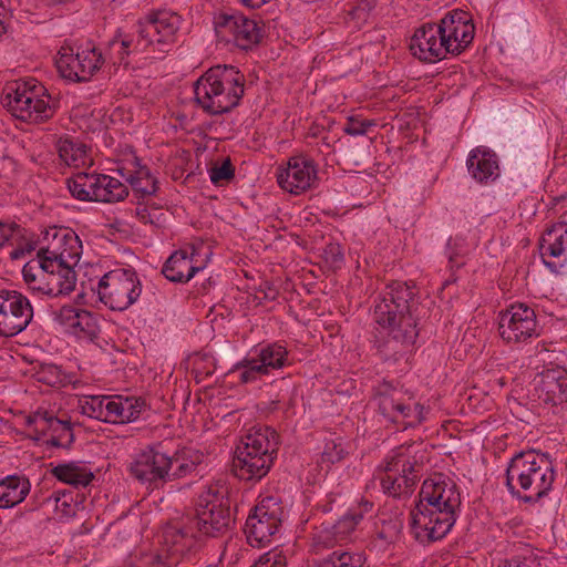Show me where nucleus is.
<instances>
[{"label": "nucleus", "instance_id": "1", "mask_svg": "<svg viewBox=\"0 0 567 567\" xmlns=\"http://www.w3.org/2000/svg\"><path fill=\"white\" fill-rule=\"evenodd\" d=\"M235 525L230 502L217 488L209 487L198 495L196 514L167 524L163 530L161 555L131 556L125 567H172L189 560L202 546V537H219Z\"/></svg>", "mask_w": 567, "mask_h": 567}, {"label": "nucleus", "instance_id": "2", "mask_svg": "<svg viewBox=\"0 0 567 567\" xmlns=\"http://www.w3.org/2000/svg\"><path fill=\"white\" fill-rule=\"evenodd\" d=\"M414 287L392 281L375 300L373 319L388 331L378 349L384 360L398 361L412 352L419 336Z\"/></svg>", "mask_w": 567, "mask_h": 567}, {"label": "nucleus", "instance_id": "3", "mask_svg": "<svg viewBox=\"0 0 567 567\" xmlns=\"http://www.w3.org/2000/svg\"><path fill=\"white\" fill-rule=\"evenodd\" d=\"M461 495L452 481L426 480L420 491V499L411 511V530L422 544L442 539L456 522Z\"/></svg>", "mask_w": 567, "mask_h": 567}, {"label": "nucleus", "instance_id": "4", "mask_svg": "<svg viewBox=\"0 0 567 567\" xmlns=\"http://www.w3.org/2000/svg\"><path fill=\"white\" fill-rule=\"evenodd\" d=\"M202 460V454L190 450L176 451L168 455L158 444L136 454L128 465V472L147 488L158 489L168 482L195 472Z\"/></svg>", "mask_w": 567, "mask_h": 567}, {"label": "nucleus", "instance_id": "5", "mask_svg": "<svg viewBox=\"0 0 567 567\" xmlns=\"http://www.w3.org/2000/svg\"><path fill=\"white\" fill-rule=\"evenodd\" d=\"M555 471L547 454L534 450L516 453L506 468V487L517 499L535 504L548 495Z\"/></svg>", "mask_w": 567, "mask_h": 567}, {"label": "nucleus", "instance_id": "6", "mask_svg": "<svg viewBox=\"0 0 567 567\" xmlns=\"http://www.w3.org/2000/svg\"><path fill=\"white\" fill-rule=\"evenodd\" d=\"M245 92V76L233 65H215L194 84L196 103L210 115L230 112Z\"/></svg>", "mask_w": 567, "mask_h": 567}, {"label": "nucleus", "instance_id": "7", "mask_svg": "<svg viewBox=\"0 0 567 567\" xmlns=\"http://www.w3.org/2000/svg\"><path fill=\"white\" fill-rule=\"evenodd\" d=\"M279 445V435L274 429H251L237 445L233 460L234 474L244 481H260L272 467Z\"/></svg>", "mask_w": 567, "mask_h": 567}, {"label": "nucleus", "instance_id": "8", "mask_svg": "<svg viewBox=\"0 0 567 567\" xmlns=\"http://www.w3.org/2000/svg\"><path fill=\"white\" fill-rule=\"evenodd\" d=\"M362 518V511H350L334 523L323 522L315 527L311 547L317 554L336 546L339 548L317 560L313 567H363L365 556L362 553L342 548V543L349 539Z\"/></svg>", "mask_w": 567, "mask_h": 567}, {"label": "nucleus", "instance_id": "9", "mask_svg": "<svg viewBox=\"0 0 567 567\" xmlns=\"http://www.w3.org/2000/svg\"><path fill=\"white\" fill-rule=\"evenodd\" d=\"M178 29L179 16L158 11L140 19L126 34L133 41V52L143 53L151 45H158L165 52V47L175 42Z\"/></svg>", "mask_w": 567, "mask_h": 567}, {"label": "nucleus", "instance_id": "10", "mask_svg": "<svg viewBox=\"0 0 567 567\" xmlns=\"http://www.w3.org/2000/svg\"><path fill=\"white\" fill-rule=\"evenodd\" d=\"M142 285L133 268H117L106 272L97 284L100 300L114 311H124L137 301Z\"/></svg>", "mask_w": 567, "mask_h": 567}, {"label": "nucleus", "instance_id": "11", "mask_svg": "<svg viewBox=\"0 0 567 567\" xmlns=\"http://www.w3.org/2000/svg\"><path fill=\"white\" fill-rule=\"evenodd\" d=\"M43 90L44 87L34 80L17 83L16 87L6 94L4 105L12 115L21 121L44 122L53 116L54 111L49 101L39 97Z\"/></svg>", "mask_w": 567, "mask_h": 567}, {"label": "nucleus", "instance_id": "12", "mask_svg": "<svg viewBox=\"0 0 567 567\" xmlns=\"http://www.w3.org/2000/svg\"><path fill=\"white\" fill-rule=\"evenodd\" d=\"M281 507L272 497H267L257 504L249 513L245 534L249 545L254 547H265L272 536L279 530L281 525Z\"/></svg>", "mask_w": 567, "mask_h": 567}, {"label": "nucleus", "instance_id": "13", "mask_svg": "<svg viewBox=\"0 0 567 567\" xmlns=\"http://www.w3.org/2000/svg\"><path fill=\"white\" fill-rule=\"evenodd\" d=\"M288 364L287 349L275 342L260 348L256 357H246L237 362L229 373H238V381L247 384L267 375L270 370H278Z\"/></svg>", "mask_w": 567, "mask_h": 567}, {"label": "nucleus", "instance_id": "14", "mask_svg": "<svg viewBox=\"0 0 567 567\" xmlns=\"http://www.w3.org/2000/svg\"><path fill=\"white\" fill-rule=\"evenodd\" d=\"M33 308L30 300L17 290L0 291V338L19 334L30 324Z\"/></svg>", "mask_w": 567, "mask_h": 567}, {"label": "nucleus", "instance_id": "15", "mask_svg": "<svg viewBox=\"0 0 567 567\" xmlns=\"http://www.w3.org/2000/svg\"><path fill=\"white\" fill-rule=\"evenodd\" d=\"M439 27L446 54H460L474 39L475 27L463 10L447 12Z\"/></svg>", "mask_w": 567, "mask_h": 567}, {"label": "nucleus", "instance_id": "16", "mask_svg": "<svg viewBox=\"0 0 567 567\" xmlns=\"http://www.w3.org/2000/svg\"><path fill=\"white\" fill-rule=\"evenodd\" d=\"M498 331L506 342H524L536 333L535 311L524 303L501 312Z\"/></svg>", "mask_w": 567, "mask_h": 567}, {"label": "nucleus", "instance_id": "17", "mask_svg": "<svg viewBox=\"0 0 567 567\" xmlns=\"http://www.w3.org/2000/svg\"><path fill=\"white\" fill-rule=\"evenodd\" d=\"M413 464L402 453H396L386 461L381 486L385 494L402 497L412 492L416 482Z\"/></svg>", "mask_w": 567, "mask_h": 567}, {"label": "nucleus", "instance_id": "18", "mask_svg": "<svg viewBox=\"0 0 567 567\" xmlns=\"http://www.w3.org/2000/svg\"><path fill=\"white\" fill-rule=\"evenodd\" d=\"M317 167L312 159L305 156L289 158L287 167L277 173L279 186L295 195L313 187L317 182Z\"/></svg>", "mask_w": 567, "mask_h": 567}, {"label": "nucleus", "instance_id": "19", "mask_svg": "<svg viewBox=\"0 0 567 567\" xmlns=\"http://www.w3.org/2000/svg\"><path fill=\"white\" fill-rule=\"evenodd\" d=\"M534 395L547 405L567 402V371L560 367L546 369L534 379Z\"/></svg>", "mask_w": 567, "mask_h": 567}, {"label": "nucleus", "instance_id": "20", "mask_svg": "<svg viewBox=\"0 0 567 567\" xmlns=\"http://www.w3.org/2000/svg\"><path fill=\"white\" fill-rule=\"evenodd\" d=\"M410 50L421 61L433 63L446 58L439 24L425 23L417 28L411 39Z\"/></svg>", "mask_w": 567, "mask_h": 567}, {"label": "nucleus", "instance_id": "21", "mask_svg": "<svg viewBox=\"0 0 567 567\" xmlns=\"http://www.w3.org/2000/svg\"><path fill=\"white\" fill-rule=\"evenodd\" d=\"M64 251L51 250L48 254L47 296L58 297L71 293L76 284V274L63 258Z\"/></svg>", "mask_w": 567, "mask_h": 567}, {"label": "nucleus", "instance_id": "22", "mask_svg": "<svg viewBox=\"0 0 567 567\" xmlns=\"http://www.w3.org/2000/svg\"><path fill=\"white\" fill-rule=\"evenodd\" d=\"M404 520L401 513H382L375 522L374 534L368 548L377 554L384 553L401 536Z\"/></svg>", "mask_w": 567, "mask_h": 567}, {"label": "nucleus", "instance_id": "23", "mask_svg": "<svg viewBox=\"0 0 567 567\" xmlns=\"http://www.w3.org/2000/svg\"><path fill=\"white\" fill-rule=\"evenodd\" d=\"M195 255V245H189L184 249L176 250L165 261L162 274L169 281L188 282L196 272L203 269L202 266L194 264Z\"/></svg>", "mask_w": 567, "mask_h": 567}, {"label": "nucleus", "instance_id": "24", "mask_svg": "<svg viewBox=\"0 0 567 567\" xmlns=\"http://www.w3.org/2000/svg\"><path fill=\"white\" fill-rule=\"evenodd\" d=\"M49 252H51L49 247L40 248L37 258L29 260L22 268L23 280L32 295L47 296Z\"/></svg>", "mask_w": 567, "mask_h": 567}, {"label": "nucleus", "instance_id": "25", "mask_svg": "<svg viewBox=\"0 0 567 567\" xmlns=\"http://www.w3.org/2000/svg\"><path fill=\"white\" fill-rule=\"evenodd\" d=\"M467 168L473 178L480 183L494 181L498 176L497 156L489 150L475 148L467 158Z\"/></svg>", "mask_w": 567, "mask_h": 567}, {"label": "nucleus", "instance_id": "26", "mask_svg": "<svg viewBox=\"0 0 567 567\" xmlns=\"http://www.w3.org/2000/svg\"><path fill=\"white\" fill-rule=\"evenodd\" d=\"M30 481L24 476L9 475L0 480V508H12L30 493Z\"/></svg>", "mask_w": 567, "mask_h": 567}, {"label": "nucleus", "instance_id": "27", "mask_svg": "<svg viewBox=\"0 0 567 567\" xmlns=\"http://www.w3.org/2000/svg\"><path fill=\"white\" fill-rule=\"evenodd\" d=\"M51 474L60 482L75 488L86 487L94 480L93 472L83 462L58 464L51 470Z\"/></svg>", "mask_w": 567, "mask_h": 567}, {"label": "nucleus", "instance_id": "28", "mask_svg": "<svg viewBox=\"0 0 567 567\" xmlns=\"http://www.w3.org/2000/svg\"><path fill=\"white\" fill-rule=\"evenodd\" d=\"M406 394L408 392L403 388L389 381H383L374 386V400L379 412L386 419L393 415L394 409L398 408L402 399H405Z\"/></svg>", "mask_w": 567, "mask_h": 567}, {"label": "nucleus", "instance_id": "29", "mask_svg": "<svg viewBox=\"0 0 567 567\" xmlns=\"http://www.w3.org/2000/svg\"><path fill=\"white\" fill-rule=\"evenodd\" d=\"M94 195V202L116 203L123 200L128 195V188L115 177L96 174Z\"/></svg>", "mask_w": 567, "mask_h": 567}, {"label": "nucleus", "instance_id": "30", "mask_svg": "<svg viewBox=\"0 0 567 567\" xmlns=\"http://www.w3.org/2000/svg\"><path fill=\"white\" fill-rule=\"evenodd\" d=\"M75 54L82 66L80 73V78H82V80L89 81L104 63L102 52L99 51L91 42L80 47Z\"/></svg>", "mask_w": 567, "mask_h": 567}, {"label": "nucleus", "instance_id": "31", "mask_svg": "<svg viewBox=\"0 0 567 567\" xmlns=\"http://www.w3.org/2000/svg\"><path fill=\"white\" fill-rule=\"evenodd\" d=\"M135 171L130 174L126 179L133 187V190L141 195V197L154 195L157 192V179L151 174L148 167L140 164L135 159Z\"/></svg>", "mask_w": 567, "mask_h": 567}, {"label": "nucleus", "instance_id": "32", "mask_svg": "<svg viewBox=\"0 0 567 567\" xmlns=\"http://www.w3.org/2000/svg\"><path fill=\"white\" fill-rule=\"evenodd\" d=\"M96 185V174L78 173L66 179V186L71 195L83 202H92Z\"/></svg>", "mask_w": 567, "mask_h": 567}, {"label": "nucleus", "instance_id": "33", "mask_svg": "<svg viewBox=\"0 0 567 567\" xmlns=\"http://www.w3.org/2000/svg\"><path fill=\"white\" fill-rule=\"evenodd\" d=\"M58 153L60 158L69 166L79 167L86 163V145L74 142L70 138H61L58 144Z\"/></svg>", "mask_w": 567, "mask_h": 567}, {"label": "nucleus", "instance_id": "34", "mask_svg": "<svg viewBox=\"0 0 567 567\" xmlns=\"http://www.w3.org/2000/svg\"><path fill=\"white\" fill-rule=\"evenodd\" d=\"M424 408L420 403H412V396L408 393L405 399L394 409L393 415L388 417L392 422H405L409 425L419 424L423 421Z\"/></svg>", "mask_w": 567, "mask_h": 567}, {"label": "nucleus", "instance_id": "35", "mask_svg": "<svg viewBox=\"0 0 567 567\" xmlns=\"http://www.w3.org/2000/svg\"><path fill=\"white\" fill-rule=\"evenodd\" d=\"M49 430L50 439L44 441L47 445L69 449L74 441V435L70 422L55 417L49 424Z\"/></svg>", "mask_w": 567, "mask_h": 567}, {"label": "nucleus", "instance_id": "36", "mask_svg": "<svg viewBox=\"0 0 567 567\" xmlns=\"http://www.w3.org/2000/svg\"><path fill=\"white\" fill-rule=\"evenodd\" d=\"M239 20L240 23L234 43L243 50H248L259 42L260 29L255 20L248 19L245 16Z\"/></svg>", "mask_w": 567, "mask_h": 567}, {"label": "nucleus", "instance_id": "37", "mask_svg": "<svg viewBox=\"0 0 567 567\" xmlns=\"http://www.w3.org/2000/svg\"><path fill=\"white\" fill-rule=\"evenodd\" d=\"M55 64L60 74L64 79L73 82H87V80H82V78H80L82 66L72 49H70V53L60 52V56L56 59Z\"/></svg>", "mask_w": 567, "mask_h": 567}, {"label": "nucleus", "instance_id": "38", "mask_svg": "<svg viewBox=\"0 0 567 567\" xmlns=\"http://www.w3.org/2000/svg\"><path fill=\"white\" fill-rule=\"evenodd\" d=\"M243 17L241 13L223 12L218 14L214 22L217 34L227 42H234L240 23L239 19Z\"/></svg>", "mask_w": 567, "mask_h": 567}, {"label": "nucleus", "instance_id": "39", "mask_svg": "<svg viewBox=\"0 0 567 567\" xmlns=\"http://www.w3.org/2000/svg\"><path fill=\"white\" fill-rule=\"evenodd\" d=\"M243 17L241 13L223 12L218 14L214 22L217 34L227 42H234L240 23L239 19Z\"/></svg>", "mask_w": 567, "mask_h": 567}, {"label": "nucleus", "instance_id": "40", "mask_svg": "<svg viewBox=\"0 0 567 567\" xmlns=\"http://www.w3.org/2000/svg\"><path fill=\"white\" fill-rule=\"evenodd\" d=\"M145 408L141 398H123L118 395V423H130L137 420Z\"/></svg>", "mask_w": 567, "mask_h": 567}, {"label": "nucleus", "instance_id": "41", "mask_svg": "<svg viewBox=\"0 0 567 567\" xmlns=\"http://www.w3.org/2000/svg\"><path fill=\"white\" fill-rule=\"evenodd\" d=\"M43 240L48 241L51 250H59L60 246L68 245L73 248V244H78L79 238L74 231L68 228L50 227L43 233Z\"/></svg>", "mask_w": 567, "mask_h": 567}, {"label": "nucleus", "instance_id": "42", "mask_svg": "<svg viewBox=\"0 0 567 567\" xmlns=\"http://www.w3.org/2000/svg\"><path fill=\"white\" fill-rule=\"evenodd\" d=\"M35 378L50 386H61L65 383V375L61 368L53 363H40L35 368Z\"/></svg>", "mask_w": 567, "mask_h": 567}, {"label": "nucleus", "instance_id": "43", "mask_svg": "<svg viewBox=\"0 0 567 567\" xmlns=\"http://www.w3.org/2000/svg\"><path fill=\"white\" fill-rule=\"evenodd\" d=\"M71 333L79 337H87L90 339L95 338L97 334V323L93 313L87 310L80 309Z\"/></svg>", "mask_w": 567, "mask_h": 567}, {"label": "nucleus", "instance_id": "44", "mask_svg": "<svg viewBox=\"0 0 567 567\" xmlns=\"http://www.w3.org/2000/svg\"><path fill=\"white\" fill-rule=\"evenodd\" d=\"M544 558L533 548H524L519 554L503 561L499 567H543Z\"/></svg>", "mask_w": 567, "mask_h": 567}, {"label": "nucleus", "instance_id": "45", "mask_svg": "<svg viewBox=\"0 0 567 567\" xmlns=\"http://www.w3.org/2000/svg\"><path fill=\"white\" fill-rule=\"evenodd\" d=\"M377 6V0H357L355 3L348 11V16L351 21L355 23L357 27H361L367 23L370 19L374 8Z\"/></svg>", "mask_w": 567, "mask_h": 567}, {"label": "nucleus", "instance_id": "46", "mask_svg": "<svg viewBox=\"0 0 567 567\" xmlns=\"http://www.w3.org/2000/svg\"><path fill=\"white\" fill-rule=\"evenodd\" d=\"M347 455L341 442L334 440L327 441L321 453L320 465L329 468L332 464L342 461Z\"/></svg>", "mask_w": 567, "mask_h": 567}, {"label": "nucleus", "instance_id": "47", "mask_svg": "<svg viewBox=\"0 0 567 567\" xmlns=\"http://www.w3.org/2000/svg\"><path fill=\"white\" fill-rule=\"evenodd\" d=\"M55 417L47 411L37 412L28 417V424L33 426V432L35 433L34 440L40 441L42 437L50 435L49 424Z\"/></svg>", "mask_w": 567, "mask_h": 567}, {"label": "nucleus", "instance_id": "48", "mask_svg": "<svg viewBox=\"0 0 567 567\" xmlns=\"http://www.w3.org/2000/svg\"><path fill=\"white\" fill-rule=\"evenodd\" d=\"M210 182L220 186L235 177V167L230 158H225L220 165H214L209 169Z\"/></svg>", "mask_w": 567, "mask_h": 567}, {"label": "nucleus", "instance_id": "49", "mask_svg": "<svg viewBox=\"0 0 567 567\" xmlns=\"http://www.w3.org/2000/svg\"><path fill=\"white\" fill-rule=\"evenodd\" d=\"M102 402L101 395L87 396L80 401L79 409L83 415L102 421Z\"/></svg>", "mask_w": 567, "mask_h": 567}, {"label": "nucleus", "instance_id": "50", "mask_svg": "<svg viewBox=\"0 0 567 567\" xmlns=\"http://www.w3.org/2000/svg\"><path fill=\"white\" fill-rule=\"evenodd\" d=\"M136 217L144 224H150L155 228H161L166 220L164 213L157 208L138 207L136 208Z\"/></svg>", "mask_w": 567, "mask_h": 567}, {"label": "nucleus", "instance_id": "51", "mask_svg": "<svg viewBox=\"0 0 567 567\" xmlns=\"http://www.w3.org/2000/svg\"><path fill=\"white\" fill-rule=\"evenodd\" d=\"M23 228L16 223H3L0 220V248L13 240L23 237Z\"/></svg>", "mask_w": 567, "mask_h": 567}, {"label": "nucleus", "instance_id": "52", "mask_svg": "<svg viewBox=\"0 0 567 567\" xmlns=\"http://www.w3.org/2000/svg\"><path fill=\"white\" fill-rule=\"evenodd\" d=\"M117 44H120L118 63L120 64H124L125 66H127L128 65V61L126 60V58L131 53H134L133 52V41H132V39H130L127 37L126 33H122L121 31H118L116 33V35L114 37V39L112 41H110V45L111 47H115Z\"/></svg>", "mask_w": 567, "mask_h": 567}, {"label": "nucleus", "instance_id": "53", "mask_svg": "<svg viewBox=\"0 0 567 567\" xmlns=\"http://www.w3.org/2000/svg\"><path fill=\"white\" fill-rule=\"evenodd\" d=\"M103 415L102 422L106 423H118V395L117 396H105L101 395Z\"/></svg>", "mask_w": 567, "mask_h": 567}, {"label": "nucleus", "instance_id": "54", "mask_svg": "<svg viewBox=\"0 0 567 567\" xmlns=\"http://www.w3.org/2000/svg\"><path fill=\"white\" fill-rule=\"evenodd\" d=\"M463 248L458 239L450 238L446 244V255L449 257V265L451 269L460 268L464 265L462 260L463 257Z\"/></svg>", "mask_w": 567, "mask_h": 567}, {"label": "nucleus", "instance_id": "55", "mask_svg": "<svg viewBox=\"0 0 567 567\" xmlns=\"http://www.w3.org/2000/svg\"><path fill=\"white\" fill-rule=\"evenodd\" d=\"M374 125L375 124L372 121L361 120V118L351 116L348 118V121L343 127V131H344V133H347L349 135L358 136V135L367 134L369 128Z\"/></svg>", "mask_w": 567, "mask_h": 567}, {"label": "nucleus", "instance_id": "56", "mask_svg": "<svg viewBox=\"0 0 567 567\" xmlns=\"http://www.w3.org/2000/svg\"><path fill=\"white\" fill-rule=\"evenodd\" d=\"M79 311V308H74L72 306H63L59 311L55 312V320L60 324L64 326L69 332H71L75 324Z\"/></svg>", "mask_w": 567, "mask_h": 567}, {"label": "nucleus", "instance_id": "57", "mask_svg": "<svg viewBox=\"0 0 567 567\" xmlns=\"http://www.w3.org/2000/svg\"><path fill=\"white\" fill-rule=\"evenodd\" d=\"M323 256L326 262H328L332 268H340L343 264V252L338 244L327 245L323 250Z\"/></svg>", "mask_w": 567, "mask_h": 567}, {"label": "nucleus", "instance_id": "58", "mask_svg": "<svg viewBox=\"0 0 567 567\" xmlns=\"http://www.w3.org/2000/svg\"><path fill=\"white\" fill-rule=\"evenodd\" d=\"M254 567H287V559L281 551H269Z\"/></svg>", "mask_w": 567, "mask_h": 567}, {"label": "nucleus", "instance_id": "59", "mask_svg": "<svg viewBox=\"0 0 567 567\" xmlns=\"http://www.w3.org/2000/svg\"><path fill=\"white\" fill-rule=\"evenodd\" d=\"M543 249H545L543 256L549 255L551 257H559L564 252L563 243L559 239L553 244H549L547 247L543 246Z\"/></svg>", "mask_w": 567, "mask_h": 567}, {"label": "nucleus", "instance_id": "60", "mask_svg": "<svg viewBox=\"0 0 567 567\" xmlns=\"http://www.w3.org/2000/svg\"><path fill=\"white\" fill-rule=\"evenodd\" d=\"M7 11H6V8H1L0 10V37L7 32V23H6V19H7Z\"/></svg>", "mask_w": 567, "mask_h": 567}, {"label": "nucleus", "instance_id": "61", "mask_svg": "<svg viewBox=\"0 0 567 567\" xmlns=\"http://www.w3.org/2000/svg\"><path fill=\"white\" fill-rule=\"evenodd\" d=\"M277 296V291L272 288H269V292L265 293V298L274 300Z\"/></svg>", "mask_w": 567, "mask_h": 567}, {"label": "nucleus", "instance_id": "62", "mask_svg": "<svg viewBox=\"0 0 567 567\" xmlns=\"http://www.w3.org/2000/svg\"><path fill=\"white\" fill-rule=\"evenodd\" d=\"M363 506H364V511H365V512H369V511H371V509H372L373 504H372L371 502H369V501H365V502H364V504H363Z\"/></svg>", "mask_w": 567, "mask_h": 567}, {"label": "nucleus", "instance_id": "63", "mask_svg": "<svg viewBox=\"0 0 567 567\" xmlns=\"http://www.w3.org/2000/svg\"><path fill=\"white\" fill-rule=\"evenodd\" d=\"M19 256H20V251H19V250H13V251L11 252V258H12V259H17V258H19Z\"/></svg>", "mask_w": 567, "mask_h": 567}, {"label": "nucleus", "instance_id": "64", "mask_svg": "<svg viewBox=\"0 0 567 567\" xmlns=\"http://www.w3.org/2000/svg\"><path fill=\"white\" fill-rule=\"evenodd\" d=\"M544 262H545V265H546L547 267H549L551 270H555V264L549 262V261H547V260H545V259H544Z\"/></svg>", "mask_w": 567, "mask_h": 567}]
</instances>
